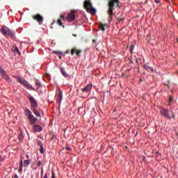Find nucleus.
<instances>
[{
	"instance_id": "obj_1",
	"label": "nucleus",
	"mask_w": 178,
	"mask_h": 178,
	"mask_svg": "<svg viewBox=\"0 0 178 178\" xmlns=\"http://www.w3.org/2000/svg\"><path fill=\"white\" fill-rule=\"evenodd\" d=\"M115 5H116L117 8L119 7V0H110L108 3V22L111 23L112 20H113V16H115Z\"/></svg>"
},
{
	"instance_id": "obj_2",
	"label": "nucleus",
	"mask_w": 178,
	"mask_h": 178,
	"mask_svg": "<svg viewBox=\"0 0 178 178\" xmlns=\"http://www.w3.org/2000/svg\"><path fill=\"white\" fill-rule=\"evenodd\" d=\"M24 113L25 115L29 120V124H31V126H33V124L37 122L38 119L35 117H34L33 113L31 112V111H30V109L26 108L24 110Z\"/></svg>"
},
{
	"instance_id": "obj_3",
	"label": "nucleus",
	"mask_w": 178,
	"mask_h": 178,
	"mask_svg": "<svg viewBox=\"0 0 178 178\" xmlns=\"http://www.w3.org/2000/svg\"><path fill=\"white\" fill-rule=\"evenodd\" d=\"M83 8L87 12H90L91 15L97 13V10L92 8V3H91V0H86L83 2Z\"/></svg>"
},
{
	"instance_id": "obj_4",
	"label": "nucleus",
	"mask_w": 178,
	"mask_h": 178,
	"mask_svg": "<svg viewBox=\"0 0 178 178\" xmlns=\"http://www.w3.org/2000/svg\"><path fill=\"white\" fill-rule=\"evenodd\" d=\"M1 33L5 37H13V31H10L7 26L1 27Z\"/></svg>"
},
{
	"instance_id": "obj_5",
	"label": "nucleus",
	"mask_w": 178,
	"mask_h": 178,
	"mask_svg": "<svg viewBox=\"0 0 178 178\" xmlns=\"http://www.w3.org/2000/svg\"><path fill=\"white\" fill-rule=\"evenodd\" d=\"M161 116L165 118V119H168V120H172V118L175 119V115L172 114V116L169 115V110L166 108H162L160 111Z\"/></svg>"
},
{
	"instance_id": "obj_6",
	"label": "nucleus",
	"mask_w": 178,
	"mask_h": 178,
	"mask_svg": "<svg viewBox=\"0 0 178 178\" xmlns=\"http://www.w3.org/2000/svg\"><path fill=\"white\" fill-rule=\"evenodd\" d=\"M76 10H72L70 13H69L67 15L66 20L67 22H73L76 19Z\"/></svg>"
},
{
	"instance_id": "obj_7",
	"label": "nucleus",
	"mask_w": 178,
	"mask_h": 178,
	"mask_svg": "<svg viewBox=\"0 0 178 178\" xmlns=\"http://www.w3.org/2000/svg\"><path fill=\"white\" fill-rule=\"evenodd\" d=\"M32 18L33 20H35V22H38V24L40 25L42 24V22H44V18L40 14L32 15Z\"/></svg>"
},
{
	"instance_id": "obj_8",
	"label": "nucleus",
	"mask_w": 178,
	"mask_h": 178,
	"mask_svg": "<svg viewBox=\"0 0 178 178\" xmlns=\"http://www.w3.org/2000/svg\"><path fill=\"white\" fill-rule=\"evenodd\" d=\"M29 99L31 103V106L33 108V109H37V106H38V104H37V101H35V99H34L33 96H31L29 97Z\"/></svg>"
},
{
	"instance_id": "obj_9",
	"label": "nucleus",
	"mask_w": 178,
	"mask_h": 178,
	"mask_svg": "<svg viewBox=\"0 0 178 178\" xmlns=\"http://www.w3.org/2000/svg\"><path fill=\"white\" fill-rule=\"evenodd\" d=\"M81 52H83L81 50L77 49V48L74 47L70 51V55L73 56V55L75 54L76 55V56H80V54H81Z\"/></svg>"
},
{
	"instance_id": "obj_10",
	"label": "nucleus",
	"mask_w": 178,
	"mask_h": 178,
	"mask_svg": "<svg viewBox=\"0 0 178 178\" xmlns=\"http://www.w3.org/2000/svg\"><path fill=\"white\" fill-rule=\"evenodd\" d=\"M92 88V84H88L83 88L81 89L83 92H90Z\"/></svg>"
},
{
	"instance_id": "obj_11",
	"label": "nucleus",
	"mask_w": 178,
	"mask_h": 178,
	"mask_svg": "<svg viewBox=\"0 0 178 178\" xmlns=\"http://www.w3.org/2000/svg\"><path fill=\"white\" fill-rule=\"evenodd\" d=\"M22 84L24 85V87H25V88H27L28 90H33V91H34L35 89L34 88H33V86H31V84L27 81H24V82L22 83Z\"/></svg>"
},
{
	"instance_id": "obj_12",
	"label": "nucleus",
	"mask_w": 178,
	"mask_h": 178,
	"mask_svg": "<svg viewBox=\"0 0 178 178\" xmlns=\"http://www.w3.org/2000/svg\"><path fill=\"white\" fill-rule=\"evenodd\" d=\"M1 77L3 79V80H6L8 83H12V80L9 77V75L6 74V72H4L3 74H1Z\"/></svg>"
},
{
	"instance_id": "obj_13",
	"label": "nucleus",
	"mask_w": 178,
	"mask_h": 178,
	"mask_svg": "<svg viewBox=\"0 0 178 178\" xmlns=\"http://www.w3.org/2000/svg\"><path fill=\"white\" fill-rule=\"evenodd\" d=\"M33 129L35 133H40V131H42V128L38 124H34Z\"/></svg>"
},
{
	"instance_id": "obj_14",
	"label": "nucleus",
	"mask_w": 178,
	"mask_h": 178,
	"mask_svg": "<svg viewBox=\"0 0 178 178\" xmlns=\"http://www.w3.org/2000/svg\"><path fill=\"white\" fill-rule=\"evenodd\" d=\"M56 102L58 104H60L62 102V100L63 99V95L62 94V92H60L57 96H56Z\"/></svg>"
},
{
	"instance_id": "obj_15",
	"label": "nucleus",
	"mask_w": 178,
	"mask_h": 178,
	"mask_svg": "<svg viewBox=\"0 0 178 178\" xmlns=\"http://www.w3.org/2000/svg\"><path fill=\"white\" fill-rule=\"evenodd\" d=\"M60 70L61 74H62L64 77H69V74H67V72H66V71L65 70V68L60 67Z\"/></svg>"
},
{
	"instance_id": "obj_16",
	"label": "nucleus",
	"mask_w": 178,
	"mask_h": 178,
	"mask_svg": "<svg viewBox=\"0 0 178 178\" xmlns=\"http://www.w3.org/2000/svg\"><path fill=\"white\" fill-rule=\"evenodd\" d=\"M105 27H108V24L102 23L99 24V30H102V31H105Z\"/></svg>"
},
{
	"instance_id": "obj_17",
	"label": "nucleus",
	"mask_w": 178,
	"mask_h": 178,
	"mask_svg": "<svg viewBox=\"0 0 178 178\" xmlns=\"http://www.w3.org/2000/svg\"><path fill=\"white\" fill-rule=\"evenodd\" d=\"M53 54H54V55H57V56H58L59 59H62V55H63V53L62 51H54Z\"/></svg>"
},
{
	"instance_id": "obj_18",
	"label": "nucleus",
	"mask_w": 178,
	"mask_h": 178,
	"mask_svg": "<svg viewBox=\"0 0 178 178\" xmlns=\"http://www.w3.org/2000/svg\"><path fill=\"white\" fill-rule=\"evenodd\" d=\"M143 67L147 72H154V68H152V67L149 66L148 65H143Z\"/></svg>"
},
{
	"instance_id": "obj_19",
	"label": "nucleus",
	"mask_w": 178,
	"mask_h": 178,
	"mask_svg": "<svg viewBox=\"0 0 178 178\" xmlns=\"http://www.w3.org/2000/svg\"><path fill=\"white\" fill-rule=\"evenodd\" d=\"M33 112L34 115H35V116H37V118H40V119H41V114L40 113L39 111H38L37 108H33Z\"/></svg>"
},
{
	"instance_id": "obj_20",
	"label": "nucleus",
	"mask_w": 178,
	"mask_h": 178,
	"mask_svg": "<svg viewBox=\"0 0 178 178\" xmlns=\"http://www.w3.org/2000/svg\"><path fill=\"white\" fill-rule=\"evenodd\" d=\"M19 172H23V160L20 161L19 167Z\"/></svg>"
},
{
	"instance_id": "obj_21",
	"label": "nucleus",
	"mask_w": 178,
	"mask_h": 178,
	"mask_svg": "<svg viewBox=\"0 0 178 178\" xmlns=\"http://www.w3.org/2000/svg\"><path fill=\"white\" fill-rule=\"evenodd\" d=\"M18 138L19 141H23L24 139V136H23V133L22 131L19 134Z\"/></svg>"
},
{
	"instance_id": "obj_22",
	"label": "nucleus",
	"mask_w": 178,
	"mask_h": 178,
	"mask_svg": "<svg viewBox=\"0 0 178 178\" xmlns=\"http://www.w3.org/2000/svg\"><path fill=\"white\" fill-rule=\"evenodd\" d=\"M17 80L18 83H20V84H23L25 81L24 79H22V77L20 76H17Z\"/></svg>"
},
{
	"instance_id": "obj_23",
	"label": "nucleus",
	"mask_w": 178,
	"mask_h": 178,
	"mask_svg": "<svg viewBox=\"0 0 178 178\" xmlns=\"http://www.w3.org/2000/svg\"><path fill=\"white\" fill-rule=\"evenodd\" d=\"M35 85L37 86L38 88H40L41 87V83H40V81L36 80L35 82Z\"/></svg>"
},
{
	"instance_id": "obj_24",
	"label": "nucleus",
	"mask_w": 178,
	"mask_h": 178,
	"mask_svg": "<svg viewBox=\"0 0 178 178\" xmlns=\"http://www.w3.org/2000/svg\"><path fill=\"white\" fill-rule=\"evenodd\" d=\"M31 163V161L30 160H25L24 161V165H26V166H29V165H30Z\"/></svg>"
},
{
	"instance_id": "obj_25",
	"label": "nucleus",
	"mask_w": 178,
	"mask_h": 178,
	"mask_svg": "<svg viewBox=\"0 0 178 178\" xmlns=\"http://www.w3.org/2000/svg\"><path fill=\"white\" fill-rule=\"evenodd\" d=\"M6 71L3 70V67L0 65V74L2 75L3 73H5Z\"/></svg>"
},
{
	"instance_id": "obj_26",
	"label": "nucleus",
	"mask_w": 178,
	"mask_h": 178,
	"mask_svg": "<svg viewBox=\"0 0 178 178\" xmlns=\"http://www.w3.org/2000/svg\"><path fill=\"white\" fill-rule=\"evenodd\" d=\"M168 102H169L168 105H170V103H171V102H173V97L170 96V97H169V99H168Z\"/></svg>"
},
{
	"instance_id": "obj_27",
	"label": "nucleus",
	"mask_w": 178,
	"mask_h": 178,
	"mask_svg": "<svg viewBox=\"0 0 178 178\" xmlns=\"http://www.w3.org/2000/svg\"><path fill=\"white\" fill-rule=\"evenodd\" d=\"M38 145H39V147H44V145L42 144V141L41 140L38 141Z\"/></svg>"
},
{
	"instance_id": "obj_28",
	"label": "nucleus",
	"mask_w": 178,
	"mask_h": 178,
	"mask_svg": "<svg viewBox=\"0 0 178 178\" xmlns=\"http://www.w3.org/2000/svg\"><path fill=\"white\" fill-rule=\"evenodd\" d=\"M57 24H58V26H63L62 21L60 19H58Z\"/></svg>"
},
{
	"instance_id": "obj_29",
	"label": "nucleus",
	"mask_w": 178,
	"mask_h": 178,
	"mask_svg": "<svg viewBox=\"0 0 178 178\" xmlns=\"http://www.w3.org/2000/svg\"><path fill=\"white\" fill-rule=\"evenodd\" d=\"M40 154H44V146L40 147Z\"/></svg>"
},
{
	"instance_id": "obj_30",
	"label": "nucleus",
	"mask_w": 178,
	"mask_h": 178,
	"mask_svg": "<svg viewBox=\"0 0 178 178\" xmlns=\"http://www.w3.org/2000/svg\"><path fill=\"white\" fill-rule=\"evenodd\" d=\"M51 178H56V174L54 171H51Z\"/></svg>"
},
{
	"instance_id": "obj_31",
	"label": "nucleus",
	"mask_w": 178,
	"mask_h": 178,
	"mask_svg": "<svg viewBox=\"0 0 178 178\" xmlns=\"http://www.w3.org/2000/svg\"><path fill=\"white\" fill-rule=\"evenodd\" d=\"M60 19H61V20H65V15H61Z\"/></svg>"
},
{
	"instance_id": "obj_32",
	"label": "nucleus",
	"mask_w": 178,
	"mask_h": 178,
	"mask_svg": "<svg viewBox=\"0 0 178 178\" xmlns=\"http://www.w3.org/2000/svg\"><path fill=\"white\" fill-rule=\"evenodd\" d=\"M133 49H134V46L131 45L130 47V52H133Z\"/></svg>"
},
{
	"instance_id": "obj_33",
	"label": "nucleus",
	"mask_w": 178,
	"mask_h": 178,
	"mask_svg": "<svg viewBox=\"0 0 178 178\" xmlns=\"http://www.w3.org/2000/svg\"><path fill=\"white\" fill-rule=\"evenodd\" d=\"M37 166H41V161H38Z\"/></svg>"
},
{
	"instance_id": "obj_34",
	"label": "nucleus",
	"mask_w": 178,
	"mask_h": 178,
	"mask_svg": "<svg viewBox=\"0 0 178 178\" xmlns=\"http://www.w3.org/2000/svg\"><path fill=\"white\" fill-rule=\"evenodd\" d=\"M38 138H41L42 140H44V137H42V136L41 135H38Z\"/></svg>"
},
{
	"instance_id": "obj_35",
	"label": "nucleus",
	"mask_w": 178,
	"mask_h": 178,
	"mask_svg": "<svg viewBox=\"0 0 178 178\" xmlns=\"http://www.w3.org/2000/svg\"><path fill=\"white\" fill-rule=\"evenodd\" d=\"M15 52H18L20 54V51H19V49H17V47L15 48Z\"/></svg>"
},
{
	"instance_id": "obj_36",
	"label": "nucleus",
	"mask_w": 178,
	"mask_h": 178,
	"mask_svg": "<svg viewBox=\"0 0 178 178\" xmlns=\"http://www.w3.org/2000/svg\"><path fill=\"white\" fill-rule=\"evenodd\" d=\"M41 175H44V168H42L41 169Z\"/></svg>"
},
{
	"instance_id": "obj_37",
	"label": "nucleus",
	"mask_w": 178,
	"mask_h": 178,
	"mask_svg": "<svg viewBox=\"0 0 178 178\" xmlns=\"http://www.w3.org/2000/svg\"><path fill=\"white\" fill-rule=\"evenodd\" d=\"M117 20L118 22H122V18H118Z\"/></svg>"
},
{
	"instance_id": "obj_38",
	"label": "nucleus",
	"mask_w": 178,
	"mask_h": 178,
	"mask_svg": "<svg viewBox=\"0 0 178 178\" xmlns=\"http://www.w3.org/2000/svg\"><path fill=\"white\" fill-rule=\"evenodd\" d=\"M70 149H70V147H66V150H67V151H70Z\"/></svg>"
},
{
	"instance_id": "obj_39",
	"label": "nucleus",
	"mask_w": 178,
	"mask_h": 178,
	"mask_svg": "<svg viewBox=\"0 0 178 178\" xmlns=\"http://www.w3.org/2000/svg\"><path fill=\"white\" fill-rule=\"evenodd\" d=\"M14 178H19V176H17V174H15V175H14Z\"/></svg>"
},
{
	"instance_id": "obj_40",
	"label": "nucleus",
	"mask_w": 178,
	"mask_h": 178,
	"mask_svg": "<svg viewBox=\"0 0 178 178\" xmlns=\"http://www.w3.org/2000/svg\"><path fill=\"white\" fill-rule=\"evenodd\" d=\"M156 155H161V153H159V152H156Z\"/></svg>"
},
{
	"instance_id": "obj_41",
	"label": "nucleus",
	"mask_w": 178,
	"mask_h": 178,
	"mask_svg": "<svg viewBox=\"0 0 178 178\" xmlns=\"http://www.w3.org/2000/svg\"><path fill=\"white\" fill-rule=\"evenodd\" d=\"M156 3H159V0H155Z\"/></svg>"
},
{
	"instance_id": "obj_42",
	"label": "nucleus",
	"mask_w": 178,
	"mask_h": 178,
	"mask_svg": "<svg viewBox=\"0 0 178 178\" xmlns=\"http://www.w3.org/2000/svg\"><path fill=\"white\" fill-rule=\"evenodd\" d=\"M72 35H73L74 37H77V35H76V34H72Z\"/></svg>"
},
{
	"instance_id": "obj_43",
	"label": "nucleus",
	"mask_w": 178,
	"mask_h": 178,
	"mask_svg": "<svg viewBox=\"0 0 178 178\" xmlns=\"http://www.w3.org/2000/svg\"><path fill=\"white\" fill-rule=\"evenodd\" d=\"M65 53L69 54V50H67Z\"/></svg>"
},
{
	"instance_id": "obj_44",
	"label": "nucleus",
	"mask_w": 178,
	"mask_h": 178,
	"mask_svg": "<svg viewBox=\"0 0 178 178\" xmlns=\"http://www.w3.org/2000/svg\"><path fill=\"white\" fill-rule=\"evenodd\" d=\"M3 161V159H0V161Z\"/></svg>"
},
{
	"instance_id": "obj_45",
	"label": "nucleus",
	"mask_w": 178,
	"mask_h": 178,
	"mask_svg": "<svg viewBox=\"0 0 178 178\" xmlns=\"http://www.w3.org/2000/svg\"><path fill=\"white\" fill-rule=\"evenodd\" d=\"M92 42H95V40H92Z\"/></svg>"
},
{
	"instance_id": "obj_46",
	"label": "nucleus",
	"mask_w": 178,
	"mask_h": 178,
	"mask_svg": "<svg viewBox=\"0 0 178 178\" xmlns=\"http://www.w3.org/2000/svg\"><path fill=\"white\" fill-rule=\"evenodd\" d=\"M145 159V157H143V160Z\"/></svg>"
},
{
	"instance_id": "obj_47",
	"label": "nucleus",
	"mask_w": 178,
	"mask_h": 178,
	"mask_svg": "<svg viewBox=\"0 0 178 178\" xmlns=\"http://www.w3.org/2000/svg\"><path fill=\"white\" fill-rule=\"evenodd\" d=\"M177 42H178V39H177Z\"/></svg>"
}]
</instances>
